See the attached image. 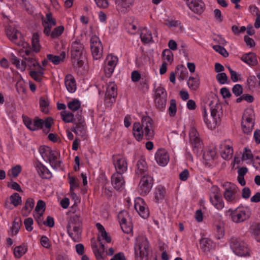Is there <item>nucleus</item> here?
Masks as SVG:
<instances>
[{
  "instance_id": "1",
  "label": "nucleus",
  "mask_w": 260,
  "mask_h": 260,
  "mask_svg": "<svg viewBox=\"0 0 260 260\" xmlns=\"http://www.w3.org/2000/svg\"><path fill=\"white\" fill-rule=\"evenodd\" d=\"M223 195L228 202L234 204L240 200V189L236 184L227 182L223 184Z\"/></svg>"
},
{
  "instance_id": "2",
  "label": "nucleus",
  "mask_w": 260,
  "mask_h": 260,
  "mask_svg": "<svg viewBox=\"0 0 260 260\" xmlns=\"http://www.w3.org/2000/svg\"><path fill=\"white\" fill-rule=\"evenodd\" d=\"M254 113L252 109H246L243 114L241 126L244 133L249 134L254 125Z\"/></svg>"
},
{
  "instance_id": "3",
  "label": "nucleus",
  "mask_w": 260,
  "mask_h": 260,
  "mask_svg": "<svg viewBox=\"0 0 260 260\" xmlns=\"http://www.w3.org/2000/svg\"><path fill=\"white\" fill-rule=\"evenodd\" d=\"M230 247L238 256H249V253L246 244L238 238L232 237L229 240Z\"/></svg>"
},
{
  "instance_id": "4",
  "label": "nucleus",
  "mask_w": 260,
  "mask_h": 260,
  "mask_svg": "<svg viewBox=\"0 0 260 260\" xmlns=\"http://www.w3.org/2000/svg\"><path fill=\"white\" fill-rule=\"evenodd\" d=\"M226 215H229L234 222L238 223L248 219L251 215V211L248 208L245 210L230 209L226 212Z\"/></svg>"
},
{
  "instance_id": "5",
  "label": "nucleus",
  "mask_w": 260,
  "mask_h": 260,
  "mask_svg": "<svg viewBox=\"0 0 260 260\" xmlns=\"http://www.w3.org/2000/svg\"><path fill=\"white\" fill-rule=\"evenodd\" d=\"M150 245L147 238H142L135 246V258L138 260L140 258L141 260L144 258L147 259L149 253Z\"/></svg>"
},
{
  "instance_id": "6",
  "label": "nucleus",
  "mask_w": 260,
  "mask_h": 260,
  "mask_svg": "<svg viewBox=\"0 0 260 260\" xmlns=\"http://www.w3.org/2000/svg\"><path fill=\"white\" fill-rule=\"evenodd\" d=\"M210 201L212 205L217 210H221L224 207L219 188L217 186H213L210 194Z\"/></svg>"
},
{
  "instance_id": "7",
  "label": "nucleus",
  "mask_w": 260,
  "mask_h": 260,
  "mask_svg": "<svg viewBox=\"0 0 260 260\" xmlns=\"http://www.w3.org/2000/svg\"><path fill=\"white\" fill-rule=\"evenodd\" d=\"M153 122V120L150 116H146L142 118L141 125L144 131V136L147 140H150L154 137Z\"/></svg>"
},
{
  "instance_id": "8",
  "label": "nucleus",
  "mask_w": 260,
  "mask_h": 260,
  "mask_svg": "<svg viewBox=\"0 0 260 260\" xmlns=\"http://www.w3.org/2000/svg\"><path fill=\"white\" fill-rule=\"evenodd\" d=\"M153 184V178L149 175H144L139 184L138 191L140 194L147 195L150 191Z\"/></svg>"
},
{
  "instance_id": "9",
  "label": "nucleus",
  "mask_w": 260,
  "mask_h": 260,
  "mask_svg": "<svg viewBox=\"0 0 260 260\" xmlns=\"http://www.w3.org/2000/svg\"><path fill=\"white\" fill-rule=\"evenodd\" d=\"M90 48L94 59L97 60L101 57L103 46L99 38L96 36H92L90 38Z\"/></svg>"
},
{
  "instance_id": "10",
  "label": "nucleus",
  "mask_w": 260,
  "mask_h": 260,
  "mask_svg": "<svg viewBox=\"0 0 260 260\" xmlns=\"http://www.w3.org/2000/svg\"><path fill=\"white\" fill-rule=\"evenodd\" d=\"M117 94L116 85L113 83H110L107 87L105 94V104L107 107H111L115 102Z\"/></svg>"
},
{
  "instance_id": "11",
  "label": "nucleus",
  "mask_w": 260,
  "mask_h": 260,
  "mask_svg": "<svg viewBox=\"0 0 260 260\" xmlns=\"http://www.w3.org/2000/svg\"><path fill=\"white\" fill-rule=\"evenodd\" d=\"M190 142L192 145L194 153L198 154L202 148V142L199 137V134L194 127H191L189 133Z\"/></svg>"
},
{
  "instance_id": "12",
  "label": "nucleus",
  "mask_w": 260,
  "mask_h": 260,
  "mask_svg": "<svg viewBox=\"0 0 260 260\" xmlns=\"http://www.w3.org/2000/svg\"><path fill=\"white\" fill-rule=\"evenodd\" d=\"M39 152L45 160H48L49 163H53L57 159L58 153L52 150L48 146H42L39 148Z\"/></svg>"
},
{
  "instance_id": "13",
  "label": "nucleus",
  "mask_w": 260,
  "mask_h": 260,
  "mask_svg": "<svg viewBox=\"0 0 260 260\" xmlns=\"http://www.w3.org/2000/svg\"><path fill=\"white\" fill-rule=\"evenodd\" d=\"M211 111V115L215 123L220 119L222 114V106L216 100H213L208 105Z\"/></svg>"
},
{
  "instance_id": "14",
  "label": "nucleus",
  "mask_w": 260,
  "mask_h": 260,
  "mask_svg": "<svg viewBox=\"0 0 260 260\" xmlns=\"http://www.w3.org/2000/svg\"><path fill=\"white\" fill-rule=\"evenodd\" d=\"M135 210L138 214L143 218H147L149 217V213L148 209L146 207L144 200L141 198H137L135 201Z\"/></svg>"
},
{
  "instance_id": "15",
  "label": "nucleus",
  "mask_w": 260,
  "mask_h": 260,
  "mask_svg": "<svg viewBox=\"0 0 260 260\" xmlns=\"http://www.w3.org/2000/svg\"><path fill=\"white\" fill-rule=\"evenodd\" d=\"M113 162L116 170L115 173L123 174L127 171V163L125 158L119 156H113Z\"/></svg>"
},
{
  "instance_id": "16",
  "label": "nucleus",
  "mask_w": 260,
  "mask_h": 260,
  "mask_svg": "<svg viewBox=\"0 0 260 260\" xmlns=\"http://www.w3.org/2000/svg\"><path fill=\"white\" fill-rule=\"evenodd\" d=\"M186 4L189 8L195 13L201 14L204 11L205 5L201 0H187Z\"/></svg>"
},
{
  "instance_id": "17",
  "label": "nucleus",
  "mask_w": 260,
  "mask_h": 260,
  "mask_svg": "<svg viewBox=\"0 0 260 260\" xmlns=\"http://www.w3.org/2000/svg\"><path fill=\"white\" fill-rule=\"evenodd\" d=\"M84 51V45L79 41L76 40L72 43L71 50L72 58L82 57Z\"/></svg>"
},
{
  "instance_id": "18",
  "label": "nucleus",
  "mask_w": 260,
  "mask_h": 260,
  "mask_svg": "<svg viewBox=\"0 0 260 260\" xmlns=\"http://www.w3.org/2000/svg\"><path fill=\"white\" fill-rule=\"evenodd\" d=\"M111 182L114 188L117 190H121L124 187L125 181L120 173H114L111 177Z\"/></svg>"
},
{
  "instance_id": "19",
  "label": "nucleus",
  "mask_w": 260,
  "mask_h": 260,
  "mask_svg": "<svg viewBox=\"0 0 260 260\" xmlns=\"http://www.w3.org/2000/svg\"><path fill=\"white\" fill-rule=\"evenodd\" d=\"M36 169L42 179H48L51 178L52 174L48 168L41 162L37 161L35 164Z\"/></svg>"
},
{
  "instance_id": "20",
  "label": "nucleus",
  "mask_w": 260,
  "mask_h": 260,
  "mask_svg": "<svg viewBox=\"0 0 260 260\" xmlns=\"http://www.w3.org/2000/svg\"><path fill=\"white\" fill-rule=\"evenodd\" d=\"M230 140H225L224 143L220 145L221 157L224 159H229L232 156L233 149L232 146L230 145Z\"/></svg>"
},
{
  "instance_id": "21",
  "label": "nucleus",
  "mask_w": 260,
  "mask_h": 260,
  "mask_svg": "<svg viewBox=\"0 0 260 260\" xmlns=\"http://www.w3.org/2000/svg\"><path fill=\"white\" fill-rule=\"evenodd\" d=\"M155 158L156 162L162 166H165L169 160V155L164 149H159L155 154Z\"/></svg>"
},
{
  "instance_id": "22",
  "label": "nucleus",
  "mask_w": 260,
  "mask_h": 260,
  "mask_svg": "<svg viewBox=\"0 0 260 260\" xmlns=\"http://www.w3.org/2000/svg\"><path fill=\"white\" fill-rule=\"evenodd\" d=\"M134 2V0H115L117 10L122 13H125L133 5Z\"/></svg>"
},
{
  "instance_id": "23",
  "label": "nucleus",
  "mask_w": 260,
  "mask_h": 260,
  "mask_svg": "<svg viewBox=\"0 0 260 260\" xmlns=\"http://www.w3.org/2000/svg\"><path fill=\"white\" fill-rule=\"evenodd\" d=\"M241 59L250 66H254L258 63L256 55L253 52L243 54L241 56Z\"/></svg>"
},
{
  "instance_id": "24",
  "label": "nucleus",
  "mask_w": 260,
  "mask_h": 260,
  "mask_svg": "<svg viewBox=\"0 0 260 260\" xmlns=\"http://www.w3.org/2000/svg\"><path fill=\"white\" fill-rule=\"evenodd\" d=\"M81 225H71L70 231H68L69 236L75 242H79L81 238Z\"/></svg>"
},
{
  "instance_id": "25",
  "label": "nucleus",
  "mask_w": 260,
  "mask_h": 260,
  "mask_svg": "<svg viewBox=\"0 0 260 260\" xmlns=\"http://www.w3.org/2000/svg\"><path fill=\"white\" fill-rule=\"evenodd\" d=\"M64 84L67 89L71 93H73L76 89V84L74 77L71 74L67 75L64 79Z\"/></svg>"
},
{
  "instance_id": "26",
  "label": "nucleus",
  "mask_w": 260,
  "mask_h": 260,
  "mask_svg": "<svg viewBox=\"0 0 260 260\" xmlns=\"http://www.w3.org/2000/svg\"><path fill=\"white\" fill-rule=\"evenodd\" d=\"M147 171V166L146 161L140 158L137 163L135 173L136 175H142Z\"/></svg>"
},
{
  "instance_id": "27",
  "label": "nucleus",
  "mask_w": 260,
  "mask_h": 260,
  "mask_svg": "<svg viewBox=\"0 0 260 260\" xmlns=\"http://www.w3.org/2000/svg\"><path fill=\"white\" fill-rule=\"evenodd\" d=\"M6 34L9 39L12 42L16 43V41L18 38L21 36L20 32L17 30L15 27L9 26L6 30Z\"/></svg>"
},
{
  "instance_id": "28",
  "label": "nucleus",
  "mask_w": 260,
  "mask_h": 260,
  "mask_svg": "<svg viewBox=\"0 0 260 260\" xmlns=\"http://www.w3.org/2000/svg\"><path fill=\"white\" fill-rule=\"evenodd\" d=\"M35 201L32 198H28L25 203L24 207L22 209V214L23 216H27L34 207Z\"/></svg>"
},
{
  "instance_id": "29",
  "label": "nucleus",
  "mask_w": 260,
  "mask_h": 260,
  "mask_svg": "<svg viewBox=\"0 0 260 260\" xmlns=\"http://www.w3.org/2000/svg\"><path fill=\"white\" fill-rule=\"evenodd\" d=\"M133 135L137 140L140 141L143 138L144 135V131L141 124L139 122H136L133 125Z\"/></svg>"
},
{
  "instance_id": "30",
  "label": "nucleus",
  "mask_w": 260,
  "mask_h": 260,
  "mask_svg": "<svg viewBox=\"0 0 260 260\" xmlns=\"http://www.w3.org/2000/svg\"><path fill=\"white\" fill-rule=\"evenodd\" d=\"M166 193L165 188L161 185H158L154 191L155 202L158 203L162 201L165 198Z\"/></svg>"
},
{
  "instance_id": "31",
  "label": "nucleus",
  "mask_w": 260,
  "mask_h": 260,
  "mask_svg": "<svg viewBox=\"0 0 260 260\" xmlns=\"http://www.w3.org/2000/svg\"><path fill=\"white\" fill-rule=\"evenodd\" d=\"M66 57L65 52H62L60 55H54L51 54L47 55V58L54 64H58L61 61H63Z\"/></svg>"
},
{
  "instance_id": "32",
  "label": "nucleus",
  "mask_w": 260,
  "mask_h": 260,
  "mask_svg": "<svg viewBox=\"0 0 260 260\" xmlns=\"http://www.w3.org/2000/svg\"><path fill=\"white\" fill-rule=\"evenodd\" d=\"M140 37L142 41L144 43H149L153 42L151 31L147 28L144 27L141 32Z\"/></svg>"
},
{
  "instance_id": "33",
  "label": "nucleus",
  "mask_w": 260,
  "mask_h": 260,
  "mask_svg": "<svg viewBox=\"0 0 260 260\" xmlns=\"http://www.w3.org/2000/svg\"><path fill=\"white\" fill-rule=\"evenodd\" d=\"M176 74L179 81H183L187 77L188 72L183 66H178L176 68Z\"/></svg>"
},
{
  "instance_id": "34",
  "label": "nucleus",
  "mask_w": 260,
  "mask_h": 260,
  "mask_svg": "<svg viewBox=\"0 0 260 260\" xmlns=\"http://www.w3.org/2000/svg\"><path fill=\"white\" fill-rule=\"evenodd\" d=\"M252 236L257 242H260V223H256L250 228Z\"/></svg>"
},
{
  "instance_id": "35",
  "label": "nucleus",
  "mask_w": 260,
  "mask_h": 260,
  "mask_svg": "<svg viewBox=\"0 0 260 260\" xmlns=\"http://www.w3.org/2000/svg\"><path fill=\"white\" fill-rule=\"evenodd\" d=\"M200 247L204 251H209L212 247V242L211 240L203 238L200 241Z\"/></svg>"
},
{
  "instance_id": "36",
  "label": "nucleus",
  "mask_w": 260,
  "mask_h": 260,
  "mask_svg": "<svg viewBox=\"0 0 260 260\" xmlns=\"http://www.w3.org/2000/svg\"><path fill=\"white\" fill-rule=\"evenodd\" d=\"M76 126L71 128V131L75 134L83 136L85 134L86 131V126L85 122L83 123H76Z\"/></svg>"
},
{
  "instance_id": "37",
  "label": "nucleus",
  "mask_w": 260,
  "mask_h": 260,
  "mask_svg": "<svg viewBox=\"0 0 260 260\" xmlns=\"http://www.w3.org/2000/svg\"><path fill=\"white\" fill-rule=\"evenodd\" d=\"M187 83L190 89L192 90H196L200 85V79L198 77H190Z\"/></svg>"
},
{
  "instance_id": "38",
  "label": "nucleus",
  "mask_w": 260,
  "mask_h": 260,
  "mask_svg": "<svg viewBox=\"0 0 260 260\" xmlns=\"http://www.w3.org/2000/svg\"><path fill=\"white\" fill-rule=\"evenodd\" d=\"M81 225V219L80 216L76 214L73 215L70 217L67 227V231H70L71 229V225Z\"/></svg>"
},
{
  "instance_id": "39",
  "label": "nucleus",
  "mask_w": 260,
  "mask_h": 260,
  "mask_svg": "<svg viewBox=\"0 0 260 260\" xmlns=\"http://www.w3.org/2000/svg\"><path fill=\"white\" fill-rule=\"evenodd\" d=\"M60 114L62 120L66 123L74 122L76 119L74 118V115L70 112L63 111Z\"/></svg>"
},
{
  "instance_id": "40",
  "label": "nucleus",
  "mask_w": 260,
  "mask_h": 260,
  "mask_svg": "<svg viewBox=\"0 0 260 260\" xmlns=\"http://www.w3.org/2000/svg\"><path fill=\"white\" fill-rule=\"evenodd\" d=\"M44 121L38 117L35 118L32 122L30 131H35L42 129L43 127Z\"/></svg>"
},
{
  "instance_id": "41",
  "label": "nucleus",
  "mask_w": 260,
  "mask_h": 260,
  "mask_svg": "<svg viewBox=\"0 0 260 260\" xmlns=\"http://www.w3.org/2000/svg\"><path fill=\"white\" fill-rule=\"evenodd\" d=\"M22 225V221L20 218H15L12 227L11 228L12 234L16 235L19 231L20 226Z\"/></svg>"
},
{
  "instance_id": "42",
  "label": "nucleus",
  "mask_w": 260,
  "mask_h": 260,
  "mask_svg": "<svg viewBox=\"0 0 260 260\" xmlns=\"http://www.w3.org/2000/svg\"><path fill=\"white\" fill-rule=\"evenodd\" d=\"M31 43L34 50L36 52H39L40 50L41 46L39 43V35L38 33L34 34Z\"/></svg>"
},
{
  "instance_id": "43",
  "label": "nucleus",
  "mask_w": 260,
  "mask_h": 260,
  "mask_svg": "<svg viewBox=\"0 0 260 260\" xmlns=\"http://www.w3.org/2000/svg\"><path fill=\"white\" fill-rule=\"evenodd\" d=\"M91 246L92 251L96 257V259L97 260L102 259L103 256L102 255L100 254L98 244L95 241V239L93 238L91 239Z\"/></svg>"
},
{
  "instance_id": "44",
  "label": "nucleus",
  "mask_w": 260,
  "mask_h": 260,
  "mask_svg": "<svg viewBox=\"0 0 260 260\" xmlns=\"http://www.w3.org/2000/svg\"><path fill=\"white\" fill-rule=\"evenodd\" d=\"M27 251V248L24 245H20L16 247L14 249V254L16 258H20Z\"/></svg>"
},
{
  "instance_id": "45",
  "label": "nucleus",
  "mask_w": 260,
  "mask_h": 260,
  "mask_svg": "<svg viewBox=\"0 0 260 260\" xmlns=\"http://www.w3.org/2000/svg\"><path fill=\"white\" fill-rule=\"evenodd\" d=\"M216 156V152L214 149H209L204 152L203 158L206 161H210L214 159Z\"/></svg>"
},
{
  "instance_id": "46",
  "label": "nucleus",
  "mask_w": 260,
  "mask_h": 260,
  "mask_svg": "<svg viewBox=\"0 0 260 260\" xmlns=\"http://www.w3.org/2000/svg\"><path fill=\"white\" fill-rule=\"evenodd\" d=\"M167 97L155 98V104L157 108L159 109H164L166 105Z\"/></svg>"
},
{
  "instance_id": "47",
  "label": "nucleus",
  "mask_w": 260,
  "mask_h": 260,
  "mask_svg": "<svg viewBox=\"0 0 260 260\" xmlns=\"http://www.w3.org/2000/svg\"><path fill=\"white\" fill-rule=\"evenodd\" d=\"M11 203L15 207H17L21 204L22 200L21 197L18 193H14L10 197Z\"/></svg>"
},
{
  "instance_id": "48",
  "label": "nucleus",
  "mask_w": 260,
  "mask_h": 260,
  "mask_svg": "<svg viewBox=\"0 0 260 260\" xmlns=\"http://www.w3.org/2000/svg\"><path fill=\"white\" fill-rule=\"evenodd\" d=\"M49 105V102L48 100H46L45 98L41 97L40 99V106L42 112L44 113H47L48 112V106Z\"/></svg>"
},
{
  "instance_id": "49",
  "label": "nucleus",
  "mask_w": 260,
  "mask_h": 260,
  "mask_svg": "<svg viewBox=\"0 0 260 260\" xmlns=\"http://www.w3.org/2000/svg\"><path fill=\"white\" fill-rule=\"evenodd\" d=\"M118 58L117 56L112 55H109L106 58L105 64L115 67Z\"/></svg>"
},
{
  "instance_id": "50",
  "label": "nucleus",
  "mask_w": 260,
  "mask_h": 260,
  "mask_svg": "<svg viewBox=\"0 0 260 260\" xmlns=\"http://www.w3.org/2000/svg\"><path fill=\"white\" fill-rule=\"evenodd\" d=\"M81 106L80 102L77 100L74 99L72 101L68 103V108L73 111H75L79 109Z\"/></svg>"
},
{
  "instance_id": "51",
  "label": "nucleus",
  "mask_w": 260,
  "mask_h": 260,
  "mask_svg": "<svg viewBox=\"0 0 260 260\" xmlns=\"http://www.w3.org/2000/svg\"><path fill=\"white\" fill-rule=\"evenodd\" d=\"M64 31V27L62 25H60L55 28L51 32V38L53 39L58 38Z\"/></svg>"
},
{
  "instance_id": "52",
  "label": "nucleus",
  "mask_w": 260,
  "mask_h": 260,
  "mask_svg": "<svg viewBox=\"0 0 260 260\" xmlns=\"http://www.w3.org/2000/svg\"><path fill=\"white\" fill-rule=\"evenodd\" d=\"M162 56L164 60L172 62L173 60V54L170 49H165L163 51Z\"/></svg>"
},
{
  "instance_id": "53",
  "label": "nucleus",
  "mask_w": 260,
  "mask_h": 260,
  "mask_svg": "<svg viewBox=\"0 0 260 260\" xmlns=\"http://www.w3.org/2000/svg\"><path fill=\"white\" fill-rule=\"evenodd\" d=\"M68 179L69 180L71 190H74L79 187V183L77 179L70 175L68 176Z\"/></svg>"
},
{
  "instance_id": "54",
  "label": "nucleus",
  "mask_w": 260,
  "mask_h": 260,
  "mask_svg": "<svg viewBox=\"0 0 260 260\" xmlns=\"http://www.w3.org/2000/svg\"><path fill=\"white\" fill-rule=\"evenodd\" d=\"M216 238L217 239H220L224 236V229L223 226L217 224L216 225Z\"/></svg>"
},
{
  "instance_id": "55",
  "label": "nucleus",
  "mask_w": 260,
  "mask_h": 260,
  "mask_svg": "<svg viewBox=\"0 0 260 260\" xmlns=\"http://www.w3.org/2000/svg\"><path fill=\"white\" fill-rule=\"evenodd\" d=\"M216 79L220 84L229 83L228 76L225 73H218L216 75Z\"/></svg>"
},
{
  "instance_id": "56",
  "label": "nucleus",
  "mask_w": 260,
  "mask_h": 260,
  "mask_svg": "<svg viewBox=\"0 0 260 260\" xmlns=\"http://www.w3.org/2000/svg\"><path fill=\"white\" fill-rule=\"evenodd\" d=\"M213 48L215 51L218 52L219 54H220L222 56H223L224 57H226L229 56V53L224 48L221 47L220 45H214L213 46Z\"/></svg>"
},
{
  "instance_id": "57",
  "label": "nucleus",
  "mask_w": 260,
  "mask_h": 260,
  "mask_svg": "<svg viewBox=\"0 0 260 260\" xmlns=\"http://www.w3.org/2000/svg\"><path fill=\"white\" fill-rule=\"evenodd\" d=\"M176 101L172 99L170 101V105L169 108V115L171 117H174L176 113Z\"/></svg>"
},
{
  "instance_id": "58",
  "label": "nucleus",
  "mask_w": 260,
  "mask_h": 260,
  "mask_svg": "<svg viewBox=\"0 0 260 260\" xmlns=\"http://www.w3.org/2000/svg\"><path fill=\"white\" fill-rule=\"evenodd\" d=\"M242 157L244 159H250L252 161L254 160L253 155L251 151L248 148H244V151L243 153Z\"/></svg>"
},
{
  "instance_id": "59",
  "label": "nucleus",
  "mask_w": 260,
  "mask_h": 260,
  "mask_svg": "<svg viewBox=\"0 0 260 260\" xmlns=\"http://www.w3.org/2000/svg\"><path fill=\"white\" fill-rule=\"evenodd\" d=\"M232 92L236 96H240L243 93V87L240 84L235 85L232 88Z\"/></svg>"
},
{
  "instance_id": "60",
  "label": "nucleus",
  "mask_w": 260,
  "mask_h": 260,
  "mask_svg": "<svg viewBox=\"0 0 260 260\" xmlns=\"http://www.w3.org/2000/svg\"><path fill=\"white\" fill-rule=\"evenodd\" d=\"M159 97H167L165 89L161 86L158 87L155 90V98Z\"/></svg>"
},
{
  "instance_id": "61",
  "label": "nucleus",
  "mask_w": 260,
  "mask_h": 260,
  "mask_svg": "<svg viewBox=\"0 0 260 260\" xmlns=\"http://www.w3.org/2000/svg\"><path fill=\"white\" fill-rule=\"evenodd\" d=\"M126 217H128V214L126 211H121L119 213L118 218L120 224L126 223Z\"/></svg>"
},
{
  "instance_id": "62",
  "label": "nucleus",
  "mask_w": 260,
  "mask_h": 260,
  "mask_svg": "<svg viewBox=\"0 0 260 260\" xmlns=\"http://www.w3.org/2000/svg\"><path fill=\"white\" fill-rule=\"evenodd\" d=\"M46 204L42 200H39L38 201L37 206L35 208V211L39 213L41 210H42L43 213L45 210Z\"/></svg>"
},
{
  "instance_id": "63",
  "label": "nucleus",
  "mask_w": 260,
  "mask_h": 260,
  "mask_svg": "<svg viewBox=\"0 0 260 260\" xmlns=\"http://www.w3.org/2000/svg\"><path fill=\"white\" fill-rule=\"evenodd\" d=\"M81 58L82 57L72 58L74 68H80L83 66L84 62Z\"/></svg>"
},
{
  "instance_id": "64",
  "label": "nucleus",
  "mask_w": 260,
  "mask_h": 260,
  "mask_svg": "<svg viewBox=\"0 0 260 260\" xmlns=\"http://www.w3.org/2000/svg\"><path fill=\"white\" fill-rule=\"evenodd\" d=\"M40 242L42 246L46 248H49L51 247V244L49 239L45 236H42Z\"/></svg>"
}]
</instances>
